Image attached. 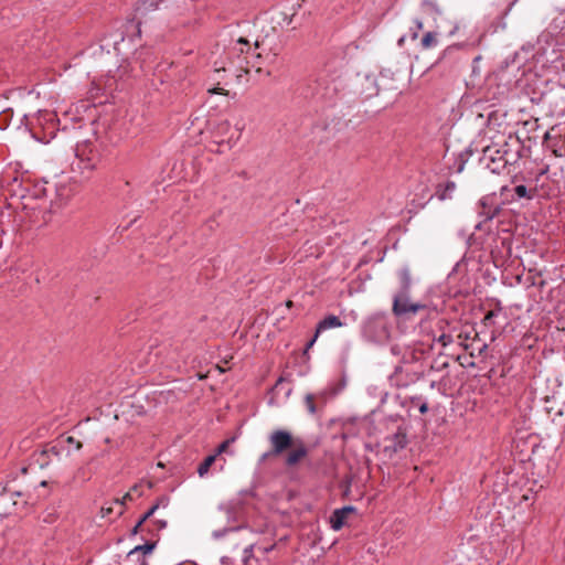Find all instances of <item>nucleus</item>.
<instances>
[{
    "instance_id": "14",
    "label": "nucleus",
    "mask_w": 565,
    "mask_h": 565,
    "mask_svg": "<svg viewBox=\"0 0 565 565\" xmlns=\"http://www.w3.org/2000/svg\"><path fill=\"white\" fill-rule=\"evenodd\" d=\"M437 44V38L435 32H427L422 39V46L424 49L433 47Z\"/></svg>"
},
{
    "instance_id": "4",
    "label": "nucleus",
    "mask_w": 565,
    "mask_h": 565,
    "mask_svg": "<svg viewBox=\"0 0 565 565\" xmlns=\"http://www.w3.org/2000/svg\"><path fill=\"white\" fill-rule=\"evenodd\" d=\"M407 445V435L404 428H398L397 431L384 439L383 451L392 457L399 450L404 449Z\"/></svg>"
},
{
    "instance_id": "16",
    "label": "nucleus",
    "mask_w": 565,
    "mask_h": 565,
    "mask_svg": "<svg viewBox=\"0 0 565 565\" xmlns=\"http://www.w3.org/2000/svg\"><path fill=\"white\" fill-rule=\"evenodd\" d=\"M51 454L54 455V456H58L60 452L56 449V447H54V446L49 448V449H44V450H42L40 452V458L38 459V461H40L41 467H43L44 465L49 463L46 460H44V459L42 460L41 458L42 457H49Z\"/></svg>"
},
{
    "instance_id": "31",
    "label": "nucleus",
    "mask_w": 565,
    "mask_h": 565,
    "mask_svg": "<svg viewBox=\"0 0 565 565\" xmlns=\"http://www.w3.org/2000/svg\"><path fill=\"white\" fill-rule=\"evenodd\" d=\"M487 349H488V345H487V344H483L482 347H480V348L478 349V353H479V354H482Z\"/></svg>"
},
{
    "instance_id": "19",
    "label": "nucleus",
    "mask_w": 565,
    "mask_h": 565,
    "mask_svg": "<svg viewBox=\"0 0 565 565\" xmlns=\"http://www.w3.org/2000/svg\"><path fill=\"white\" fill-rule=\"evenodd\" d=\"M305 402H306L308 411L311 414H315L316 413V405H315V397H313V395L312 394H307L306 397H305Z\"/></svg>"
},
{
    "instance_id": "10",
    "label": "nucleus",
    "mask_w": 565,
    "mask_h": 565,
    "mask_svg": "<svg viewBox=\"0 0 565 565\" xmlns=\"http://www.w3.org/2000/svg\"><path fill=\"white\" fill-rule=\"evenodd\" d=\"M493 152L499 153L500 151H493L490 147H487L484 149V157L490 158L493 163V167L488 166L491 169V171L493 173H499L501 169L505 168V166L508 164V160L502 156L499 158H494Z\"/></svg>"
},
{
    "instance_id": "27",
    "label": "nucleus",
    "mask_w": 565,
    "mask_h": 565,
    "mask_svg": "<svg viewBox=\"0 0 565 565\" xmlns=\"http://www.w3.org/2000/svg\"><path fill=\"white\" fill-rule=\"evenodd\" d=\"M427 411H428V405H427V403H423V404L419 406V412H420V414H425V413H427Z\"/></svg>"
},
{
    "instance_id": "9",
    "label": "nucleus",
    "mask_w": 565,
    "mask_h": 565,
    "mask_svg": "<svg viewBox=\"0 0 565 565\" xmlns=\"http://www.w3.org/2000/svg\"><path fill=\"white\" fill-rule=\"evenodd\" d=\"M353 512V507H344L342 509L335 510L330 516L331 527L335 531H339L344 525L348 516Z\"/></svg>"
},
{
    "instance_id": "2",
    "label": "nucleus",
    "mask_w": 565,
    "mask_h": 565,
    "mask_svg": "<svg viewBox=\"0 0 565 565\" xmlns=\"http://www.w3.org/2000/svg\"><path fill=\"white\" fill-rule=\"evenodd\" d=\"M292 434L286 429H275L270 433L268 440L270 444V451L265 454L264 457L269 456H280L281 454L288 451L290 447L296 444V440Z\"/></svg>"
},
{
    "instance_id": "8",
    "label": "nucleus",
    "mask_w": 565,
    "mask_h": 565,
    "mask_svg": "<svg viewBox=\"0 0 565 565\" xmlns=\"http://www.w3.org/2000/svg\"><path fill=\"white\" fill-rule=\"evenodd\" d=\"M341 326H342V322L337 316L330 315V316L326 317L323 320H321L318 323L316 333H315L313 338L308 342V344L306 347V351L309 350L313 345V343L316 342V340L318 339L319 334L322 331L330 329V328H339Z\"/></svg>"
},
{
    "instance_id": "20",
    "label": "nucleus",
    "mask_w": 565,
    "mask_h": 565,
    "mask_svg": "<svg viewBox=\"0 0 565 565\" xmlns=\"http://www.w3.org/2000/svg\"><path fill=\"white\" fill-rule=\"evenodd\" d=\"M437 342L440 343L444 348L452 343V337L450 334L443 333L437 338Z\"/></svg>"
},
{
    "instance_id": "35",
    "label": "nucleus",
    "mask_w": 565,
    "mask_h": 565,
    "mask_svg": "<svg viewBox=\"0 0 565 565\" xmlns=\"http://www.w3.org/2000/svg\"><path fill=\"white\" fill-rule=\"evenodd\" d=\"M417 26H418L419 29H422V28H423V23H422V22H417Z\"/></svg>"
},
{
    "instance_id": "24",
    "label": "nucleus",
    "mask_w": 565,
    "mask_h": 565,
    "mask_svg": "<svg viewBox=\"0 0 565 565\" xmlns=\"http://www.w3.org/2000/svg\"><path fill=\"white\" fill-rule=\"evenodd\" d=\"M142 524L143 523L141 521H138L137 524L131 530V535H136L140 531Z\"/></svg>"
},
{
    "instance_id": "23",
    "label": "nucleus",
    "mask_w": 565,
    "mask_h": 565,
    "mask_svg": "<svg viewBox=\"0 0 565 565\" xmlns=\"http://www.w3.org/2000/svg\"><path fill=\"white\" fill-rule=\"evenodd\" d=\"M209 93H211V94H222V95H227V90H225V89H224V88H222V87L211 88V89H209Z\"/></svg>"
},
{
    "instance_id": "30",
    "label": "nucleus",
    "mask_w": 565,
    "mask_h": 565,
    "mask_svg": "<svg viewBox=\"0 0 565 565\" xmlns=\"http://www.w3.org/2000/svg\"><path fill=\"white\" fill-rule=\"evenodd\" d=\"M157 523H158V527L159 529H163V527L167 526V522L166 521L159 520V521H157Z\"/></svg>"
},
{
    "instance_id": "1",
    "label": "nucleus",
    "mask_w": 565,
    "mask_h": 565,
    "mask_svg": "<svg viewBox=\"0 0 565 565\" xmlns=\"http://www.w3.org/2000/svg\"><path fill=\"white\" fill-rule=\"evenodd\" d=\"M381 89L397 90V87L393 85V78L385 73H381L379 76L365 75L360 82V93L366 99L377 96Z\"/></svg>"
},
{
    "instance_id": "12",
    "label": "nucleus",
    "mask_w": 565,
    "mask_h": 565,
    "mask_svg": "<svg viewBox=\"0 0 565 565\" xmlns=\"http://www.w3.org/2000/svg\"><path fill=\"white\" fill-rule=\"evenodd\" d=\"M163 504L164 507L168 504L167 498H160L157 503H154L140 519L142 523H145L153 513L159 509V507Z\"/></svg>"
},
{
    "instance_id": "28",
    "label": "nucleus",
    "mask_w": 565,
    "mask_h": 565,
    "mask_svg": "<svg viewBox=\"0 0 565 565\" xmlns=\"http://www.w3.org/2000/svg\"><path fill=\"white\" fill-rule=\"evenodd\" d=\"M499 213V209L495 207L494 211L492 213H488L487 214V217L488 218H493L497 214Z\"/></svg>"
},
{
    "instance_id": "15",
    "label": "nucleus",
    "mask_w": 565,
    "mask_h": 565,
    "mask_svg": "<svg viewBox=\"0 0 565 565\" xmlns=\"http://www.w3.org/2000/svg\"><path fill=\"white\" fill-rule=\"evenodd\" d=\"M399 278L402 282V291L401 292H408L411 287V275L407 269H403L399 273Z\"/></svg>"
},
{
    "instance_id": "22",
    "label": "nucleus",
    "mask_w": 565,
    "mask_h": 565,
    "mask_svg": "<svg viewBox=\"0 0 565 565\" xmlns=\"http://www.w3.org/2000/svg\"><path fill=\"white\" fill-rule=\"evenodd\" d=\"M494 315V311H488L483 318V323L488 326V323L493 319Z\"/></svg>"
},
{
    "instance_id": "11",
    "label": "nucleus",
    "mask_w": 565,
    "mask_h": 565,
    "mask_svg": "<svg viewBox=\"0 0 565 565\" xmlns=\"http://www.w3.org/2000/svg\"><path fill=\"white\" fill-rule=\"evenodd\" d=\"M215 460H216V455H210V456H207V457L203 460V462H201V463H200V466L198 467V473H199V476H200V477H204V476L209 472V470H210L211 466L215 462Z\"/></svg>"
},
{
    "instance_id": "29",
    "label": "nucleus",
    "mask_w": 565,
    "mask_h": 565,
    "mask_svg": "<svg viewBox=\"0 0 565 565\" xmlns=\"http://www.w3.org/2000/svg\"><path fill=\"white\" fill-rule=\"evenodd\" d=\"M132 499H134V498H129V497H127V493H126V494L124 495V498H122V500H121V501L117 500L116 502H117V503H120V504H124L127 500H132Z\"/></svg>"
},
{
    "instance_id": "17",
    "label": "nucleus",
    "mask_w": 565,
    "mask_h": 565,
    "mask_svg": "<svg viewBox=\"0 0 565 565\" xmlns=\"http://www.w3.org/2000/svg\"><path fill=\"white\" fill-rule=\"evenodd\" d=\"M234 440H235V438H234V437H232V438H228V439L224 440V441H223V443L217 447L216 452H215L214 455H216V457H217L218 455H221V454H223V452H226V451H227V449H228V447H230V445H231Z\"/></svg>"
},
{
    "instance_id": "3",
    "label": "nucleus",
    "mask_w": 565,
    "mask_h": 565,
    "mask_svg": "<svg viewBox=\"0 0 565 565\" xmlns=\"http://www.w3.org/2000/svg\"><path fill=\"white\" fill-rule=\"evenodd\" d=\"M425 308V305L411 301L408 292H399L394 297L392 311L396 317L408 318Z\"/></svg>"
},
{
    "instance_id": "21",
    "label": "nucleus",
    "mask_w": 565,
    "mask_h": 565,
    "mask_svg": "<svg viewBox=\"0 0 565 565\" xmlns=\"http://www.w3.org/2000/svg\"><path fill=\"white\" fill-rule=\"evenodd\" d=\"M65 441L68 445H74L76 450H81L83 447V444L79 440H76L73 436H68Z\"/></svg>"
},
{
    "instance_id": "32",
    "label": "nucleus",
    "mask_w": 565,
    "mask_h": 565,
    "mask_svg": "<svg viewBox=\"0 0 565 565\" xmlns=\"http://www.w3.org/2000/svg\"><path fill=\"white\" fill-rule=\"evenodd\" d=\"M294 306V302L291 300L286 301V307L291 308Z\"/></svg>"
},
{
    "instance_id": "25",
    "label": "nucleus",
    "mask_w": 565,
    "mask_h": 565,
    "mask_svg": "<svg viewBox=\"0 0 565 565\" xmlns=\"http://www.w3.org/2000/svg\"><path fill=\"white\" fill-rule=\"evenodd\" d=\"M455 189H456V184H455V182H452V181L447 182V184H446V189H445V190H446V192H451V191H454Z\"/></svg>"
},
{
    "instance_id": "34",
    "label": "nucleus",
    "mask_w": 565,
    "mask_h": 565,
    "mask_svg": "<svg viewBox=\"0 0 565 565\" xmlns=\"http://www.w3.org/2000/svg\"><path fill=\"white\" fill-rule=\"evenodd\" d=\"M254 45H255V49H258L259 47V42L256 41Z\"/></svg>"
},
{
    "instance_id": "5",
    "label": "nucleus",
    "mask_w": 565,
    "mask_h": 565,
    "mask_svg": "<svg viewBox=\"0 0 565 565\" xmlns=\"http://www.w3.org/2000/svg\"><path fill=\"white\" fill-rule=\"evenodd\" d=\"M92 152L87 146L77 147L76 149V162L72 163L73 170H78L81 173H85V171H92L95 168L94 160L89 157Z\"/></svg>"
},
{
    "instance_id": "33",
    "label": "nucleus",
    "mask_w": 565,
    "mask_h": 565,
    "mask_svg": "<svg viewBox=\"0 0 565 565\" xmlns=\"http://www.w3.org/2000/svg\"><path fill=\"white\" fill-rule=\"evenodd\" d=\"M459 338H460V339H465V340H467V339H469V334H465V335H463L462 333H460V334H459Z\"/></svg>"
},
{
    "instance_id": "18",
    "label": "nucleus",
    "mask_w": 565,
    "mask_h": 565,
    "mask_svg": "<svg viewBox=\"0 0 565 565\" xmlns=\"http://www.w3.org/2000/svg\"><path fill=\"white\" fill-rule=\"evenodd\" d=\"M514 191L519 198H527V199L532 198V195L529 194L526 186L523 184L516 185Z\"/></svg>"
},
{
    "instance_id": "7",
    "label": "nucleus",
    "mask_w": 565,
    "mask_h": 565,
    "mask_svg": "<svg viewBox=\"0 0 565 565\" xmlns=\"http://www.w3.org/2000/svg\"><path fill=\"white\" fill-rule=\"evenodd\" d=\"M156 547V542H148L143 545L134 547L127 555L128 559L137 561L139 565H149L147 563V555L151 554Z\"/></svg>"
},
{
    "instance_id": "26",
    "label": "nucleus",
    "mask_w": 565,
    "mask_h": 565,
    "mask_svg": "<svg viewBox=\"0 0 565 565\" xmlns=\"http://www.w3.org/2000/svg\"><path fill=\"white\" fill-rule=\"evenodd\" d=\"M237 44L245 45V46H247V50H249V42H248V40H246L245 38H239V39L237 40Z\"/></svg>"
},
{
    "instance_id": "37",
    "label": "nucleus",
    "mask_w": 565,
    "mask_h": 565,
    "mask_svg": "<svg viewBox=\"0 0 565 565\" xmlns=\"http://www.w3.org/2000/svg\"><path fill=\"white\" fill-rule=\"evenodd\" d=\"M462 345H463V348H465L466 350H468V349H469V345H468V344H462Z\"/></svg>"
},
{
    "instance_id": "13",
    "label": "nucleus",
    "mask_w": 565,
    "mask_h": 565,
    "mask_svg": "<svg viewBox=\"0 0 565 565\" xmlns=\"http://www.w3.org/2000/svg\"><path fill=\"white\" fill-rule=\"evenodd\" d=\"M143 486H147L148 489H151L152 488V482L148 481L146 483H138V484H135L132 488H130V490L127 492V497L129 498H135V497H141L143 494V492L141 491V488Z\"/></svg>"
},
{
    "instance_id": "36",
    "label": "nucleus",
    "mask_w": 565,
    "mask_h": 565,
    "mask_svg": "<svg viewBox=\"0 0 565 565\" xmlns=\"http://www.w3.org/2000/svg\"><path fill=\"white\" fill-rule=\"evenodd\" d=\"M41 486H42V487H45V486H46V481H42V482H41Z\"/></svg>"
},
{
    "instance_id": "6",
    "label": "nucleus",
    "mask_w": 565,
    "mask_h": 565,
    "mask_svg": "<svg viewBox=\"0 0 565 565\" xmlns=\"http://www.w3.org/2000/svg\"><path fill=\"white\" fill-rule=\"evenodd\" d=\"M288 454L285 458V465L287 467L297 466L308 455V448L301 439H297L296 444L288 449Z\"/></svg>"
}]
</instances>
